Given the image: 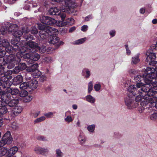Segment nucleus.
Masks as SVG:
<instances>
[{"instance_id": "obj_1", "label": "nucleus", "mask_w": 157, "mask_h": 157, "mask_svg": "<svg viewBox=\"0 0 157 157\" xmlns=\"http://www.w3.org/2000/svg\"><path fill=\"white\" fill-rule=\"evenodd\" d=\"M16 54V55H10L6 58L7 68L10 69L16 64H18L21 61V57L25 59H29V49L24 47L21 48Z\"/></svg>"}, {"instance_id": "obj_2", "label": "nucleus", "mask_w": 157, "mask_h": 157, "mask_svg": "<svg viewBox=\"0 0 157 157\" xmlns=\"http://www.w3.org/2000/svg\"><path fill=\"white\" fill-rule=\"evenodd\" d=\"M134 79L136 82V85H131L128 89V91L130 92L131 94L134 95L137 94L140 90L144 92V87L146 86V84H149L151 82V80L146 78L143 74L142 75H137L134 77Z\"/></svg>"}, {"instance_id": "obj_3", "label": "nucleus", "mask_w": 157, "mask_h": 157, "mask_svg": "<svg viewBox=\"0 0 157 157\" xmlns=\"http://www.w3.org/2000/svg\"><path fill=\"white\" fill-rule=\"evenodd\" d=\"M37 25L38 28L40 30L39 35L41 39L47 41L50 35L54 33V28L41 23L38 24Z\"/></svg>"}, {"instance_id": "obj_4", "label": "nucleus", "mask_w": 157, "mask_h": 157, "mask_svg": "<svg viewBox=\"0 0 157 157\" xmlns=\"http://www.w3.org/2000/svg\"><path fill=\"white\" fill-rule=\"evenodd\" d=\"M10 44L8 40L6 39H0V75L4 72V67L2 65L5 66L7 61L6 62L3 58L6 54V51L4 50L5 47L9 45Z\"/></svg>"}, {"instance_id": "obj_5", "label": "nucleus", "mask_w": 157, "mask_h": 157, "mask_svg": "<svg viewBox=\"0 0 157 157\" xmlns=\"http://www.w3.org/2000/svg\"><path fill=\"white\" fill-rule=\"evenodd\" d=\"M40 49L38 44L30 41V64H32L34 61L38 60L40 58V55L36 52L37 51H40Z\"/></svg>"}, {"instance_id": "obj_6", "label": "nucleus", "mask_w": 157, "mask_h": 157, "mask_svg": "<svg viewBox=\"0 0 157 157\" xmlns=\"http://www.w3.org/2000/svg\"><path fill=\"white\" fill-rule=\"evenodd\" d=\"M157 66L153 67H148L143 73L146 78L149 79H153L157 77Z\"/></svg>"}, {"instance_id": "obj_7", "label": "nucleus", "mask_w": 157, "mask_h": 157, "mask_svg": "<svg viewBox=\"0 0 157 157\" xmlns=\"http://www.w3.org/2000/svg\"><path fill=\"white\" fill-rule=\"evenodd\" d=\"M54 33H52L49 36L47 41L51 44H56L55 47L56 48H58L60 45L63 44L64 42L62 41L59 42V38L56 36L57 33L56 29L54 28Z\"/></svg>"}, {"instance_id": "obj_8", "label": "nucleus", "mask_w": 157, "mask_h": 157, "mask_svg": "<svg viewBox=\"0 0 157 157\" xmlns=\"http://www.w3.org/2000/svg\"><path fill=\"white\" fill-rule=\"evenodd\" d=\"M147 57L146 61L149 63V64L153 66H157V62L155 61L156 58V54L153 52V51L150 50L147 51Z\"/></svg>"}, {"instance_id": "obj_9", "label": "nucleus", "mask_w": 157, "mask_h": 157, "mask_svg": "<svg viewBox=\"0 0 157 157\" xmlns=\"http://www.w3.org/2000/svg\"><path fill=\"white\" fill-rule=\"evenodd\" d=\"M61 15V18L62 21H58L57 25L59 26H64L68 25H72L74 24V20L72 17L68 18L65 19L66 14L64 12L62 13Z\"/></svg>"}, {"instance_id": "obj_10", "label": "nucleus", "mask_w": 157, "mask_h": 157, "mask_svg": "<svg viewBox=\"0 0 157 157\" xmlns=\"http://www.w3.org/2000/svg\"><path fill=\"white\" fill-rule=\"evenodd\" d=\"M151 82L150 83L146 84V86H144L143 89L144 90V92L151 93V95H153L155 93H157V82H153L151 80Z\"/></svg>"}, {"instance_id": "obj_11", "label": "nucleus", "mask_w": 157, "mask_h": 157, "mask_svg": "<svg viewBox=\"0 0 157 157\" xmlns=\"http://www.w3.org/2000/svg\"><path fill=\"white\" fill-rule=\"evenodd\" d=\"M129 94L130 92H128L127 96L124 98V102L128 108L131 109L139 106V104L138 103H134L132 95L130 96Z\"/></svg>"}, {"instance_id": "obj_12", "label": "nucleus", "mask_w": 157, "mask_h": 157, "mask_svg": "<svg viewBox=\"0 0 157 157\" xmlns=\"http://www.w3.org/2000/svg\"><path fill=\"white\" fill-rule=\"evenodd\" d=\"M8 64H5V66L2 65L3 67H5L4 69L6 67H7V65ZM4 70V72L3 73L0 75V76L2 75H3L4 76H2V86L5 88H9L11 85V82L9 80L8 78H7L5 75V70Z\"/></svg>"}, {"instance_id": "obj_13", "label": "nucleus", "mask_w": 157, "mask_h": 157, "mask_svg": "<svg viewBox=\"0 0 157 157\" xmlns=\"http://www.w3.org/2000/svg\"><path fill=\"white\" fill-rule=\"evenodd\" d=\"M41 22L47 25H53L55 24L57 25L58 21L48 16H43L41 19Z\"/></svg>"}, {"instance_id": "obj_14", "label": "nucleus", "mask_w": 157, "mask_h": 157, "mask_svg": "<svg viewBox=\"0 0 157 157\" xmlns=\"http://www.w3.org/2000/svg\"><path fill=\"white\" fill-rule=\"evenodd\" d=\"M130 92V94L129 95H130V96L132 95V96H135L137 94H139L138 95L136 96L135 99V102L134 103H138L139 104V103L140 102L142 99H144L145 98L144 96L145 95V93L144 92L141 91V90H140V92H138L137 94L135 95L131 94L130 92Z\"/></svg>"}, {"instance_id": "obj_15", "label": "nucleus", "mask_w": 157, "mask_h": 157, "mask_svg": "<svg viewBox=\"0 0 157 157\" xmlns=\"http://www.w3.org/2000/svg\"><path fill=\"white\" fill-rule=\"evenodd\" d=\"M0 98L2 102V104L7 105V103L10 100V98L12 97L10 94L8 93H5L1 95L0 94Z\"/></svg>"}, {"instance_id": "obj_16", "label": "nucleus", "mask_w": 157, "mask_h": 157, "mask_svg": "<svg viewBox=\"0 0 157 157\" xmlns=\"http://www.w3.org/2000/svg\"><path fill=\"white\" fill-rule=\"evenodd\" d=\"M49 14L51 15H59L61 17V14L63 12L59 10L57 7H51L48 11Z\"/></svg>"}, {"instance_id": "obj_17", "label": "nucleus", "mask_w": 157, "mask_h": 157, "mask_svg": "<svg viewBox=\"0 0 157 157\" xmlns=\"http://www.w3.org/2000/svg\"><path fill=\"white\" fill-rule=\"evenodd\" d=\"M4 50H5V51L6 52H7L10 53L12 52L13 50H14L15 51L17 52L19 51V50L21 49L20 48L19 46H10V44L9 45L5 47V48H3Z\"/></svg>"}, {"instance_id": "obj_18", "label": "nucleus", "mask_w": 157, "mask_h": 157, "mask_svg": "<svg viewBox=\"0 0 157 157\" xmlns=\"http://www.w3.org/2000/svg\"><path fill=\"white\" fill-rule=\"evenodd\" d=\"M143 100L140 102V105L139 107L138 111L140 113L142 112L145 108H147V107H146L148 104L147 100L145 99Z\"/></svg>"}, {"instance_id": "obj_19", "label": "nucleus", "mask_w": 157, "mask_h": 157, "mask_svg": "<svg viewBox=\"0 0 157 157\" xmlns=\"http://www.w3.org/2000/svg\"><path fill=\"white\" fill-rule=\"evenodd\" d=\"M2 138L7 142V144H10L13 141L12 137L11 136L10 132L9 131L7 132Z\"/></svg>"}, {"instance_id": "obj_20", "label": "nucleus", "mask_w": 157, "mask_h": 157, "mask_svg": "<svg viewBox=\"0 0 157 157\" xmlns=\"http://www.w3.org/2000/svg\"><path fill=\"white\" fill-rule=\"evenodd\" d=\"M18 148L17 146H14L8 150V152L6 155L7 157H10L15 154L18 151Z\"/></svg>"}, {"instance_id": "obj_21", "label": "nucleus", "mask_w": 157, "mask_h": 157, "mask_svg": "<svg viewBox=\"0 0 157 157\" xmlns=\"http://www.w3.org/2000/svg\"><path fill=\"white\" fill-rule=\"evenodd\" d=\"M145 93V95L144 96L145 99L147 100L148 103H153L155 102V100H154V98L151 96V93H149V92H146Z\"/></svg>"}, {"instance_id": "obj_22", "label": "nucleus", "mask_w": 157, "mask_h": 157, "mask_svg": "<svg viewBox=\"0 0 157 157\" xmlns=\"http://www.w3.org/2000/svg\"><path fill=\"white\" fill-rule=\"evenodd\" d=\"M12 34L13 36L18 38L19 40H20V38L21 37L23 33L20 30H14V29L11 31Z\"/></svg>"}, {"instance_id": "obj_23", "label": "nucleus", "mask_w": 157, "mask_h": 157, "mask_svg": "<svg viewBox=\"0 0 157 157\" xmlns=\"http://www.w3.org/2000/svg\"><path fill=\"white\" fill-rule=\"evenodd\" d=\"M32 79L30 77V80ZM38 82L36 79H34L32 80H30V89L32 90L36 89L37 86Z\"/></svg>"}, {"instance_id": "obj_24", "label": "nucleus", "mask_w": 157, "mask_h": 157, "mask_svg": "<svg viewBox=\"0 0 157 157\" xmlns=\"http://www.w3.org/2000/svg\"><path fill=\"white\" fill-rule=\"evenodd\" d=\"M13 80V84L15 85H17L20 84L22 82V77L21 75H18L14 77Z\"/></svg>"}, {"instance_id": "obj_25", "label": "nucleus", "mask_w": 157, "mask_h": 157, "mask_svg": "<svg viewBox=\"0 0 157 157\" xmlns=\"http://www.w3.org/2000/svg\"><path fill=\"white\" fill-rule=\"evenodd\" d=\"M35 151L37 154H43L48 152V151L47 149H44L41 147H36L35 148Z\"/></svg>"}, {"instance_id": "obj_26", "label": "nucleus", "mask_w": 157, "mask_h": 157, "mask_svg": "<svg viewBox=\"0 0 157 157\" xmlns=\"http://www.w3.org/2000/svg\"><path fill=\"white\" fill-rule=\"evenodd\" d=\"M19 101L17 99H13L10 98V100L7 103V105L10 107H13L16 105L18 103Z\"/></svg>"}, {"instance_id": "obj_27", "label": "nucleus", "mask_w": 157, "mask_h": 157, "mask_svg": "<svg viewBox=\"0 0 157 157\" xmlns=\"http://www.w3.org/2000/svg\"><path fill=\"white\" fill-rule=\"evenodd\" d=\"M18 39H13L11 40V43L12 45L13 46H17V45L18 46L20 47V48H21L22 47H24L23 46H22L21 44V42H19L18 41L19 40Z\"/></svg>"}, {"instance_id": "obj_28", "label": "nucleus", "mask_w": 157, "mask_h": 157, "mask_svg": "<svg viewBox=\"0 0 157 157\" xmlns=\"http://www.w3.org/2000/svg\"><path fill=\"white\" fill-rule=\"evenodd\" d=\"M8 92L12 95H16L18 94L19 90L17 88H10L8 89Z\"/></svg>"}, {"instance_id": "obj_29", "label": "nucleus", "mask_w": 157, "mask_h": 157, "mask_svg": "<svg viewBox=\"0 0 157 157\" xmlns=\"http://www.w3.org/2000/svg\"><path fill=\"white\" fill-rule=\"evenodd\" d=\"M30 74H31L33 78H38L40 77L41 75V72L39 71L33 72H30Z\"/></svg>"}, {"instance_id": "obj_30", "label": "nucleus", "mask_w": 157, "mask_h": 157, "mask_svg": "<svg viewBox=\"0 0 157 157\" xmlns=\"http://www.w3.org/2000/svg\"><path fill=\"white\" fill-rule=\"evenodd\" d=\"M38 65L37 63H35L32 65H30V72L38 71Z\"/></svg>"}, {"instance_id": "obj_31", "label": "nucleus", "mask_w": 157, "mask_h": 157, "mask_svg": "<svg viewBox=\"0 0 157 157\" xmlns=\"http://www.w3.org/2000/svg\"><path fill=\"white\" fill-rule=\"evenodd\" d=\"M85 98L87 101L91 103H94L95 101V98L91 95H87L86 96Z\"/></svg>"}, {"instance_id": "obj_32", "label": "nucleus", "mask_w": 157, "mask_h": 157, "mask_svg": "<svg viewBox=\"0 0 157 157\" xmlns=\"http://www.w3.org/2000/svg\"><path fill=\"white\" fill-rule=\"evenodd\" d=\"M29 86V82H25L20 84V88L22 90H25Z\"/></svg>"}, {"instance_id": "obj_33", "label": "nucleus", "mask_w": 157, "mask_h": 157, "mask_svg": "<svg viewBox=\"0 0 157 157\" xmlns=\"http://www.w3.org/2000/svg\"><path fill=\"white\" fill-rule=\"evenodd\" d=\"M140 61L139 56L137 55L133 57L132 58V63L134 64H136Z\"/></svg>"}, {"instance_id": "obj_34", "label": "nucleus", "mask_w": 157, "mask_h": 157, "mask_svg": "<svg viewBox=\"0 0 157 157\" xmlns=\"http://www.w3.org/2000/svg\"><path fill=\"white\" fill-rule=\"evenodd\" d=\"M8 152V149L6 147H2L0 149V157L5 155Z\"/></svg>"}, {"instance_id": "obj_35", "label": "nucleus", "mask_w": 157, "mask_h": 157, "mask_svg": "<svg viewBox=\"0 0 157 157\" xmlns=\"http://www.w3.org/2000/svg\"><path fill=\"white\" fill-rule=\"evenodd\" d=\"M10 127L13 130H15L18 128V124L16 122H13L12 123Z\"/></svg>"}, {"instance_id": "obj_36", "label": "nucleus", "mask_w": 157, "mask_h": 157, "mask_svg": "<svg viewBox=\"0 0 157 157\" xmlns=\"http://www.w3.org/2000/svg\"><path fill=\"white\" fill-rule=\"evenodd\" d=\"M85 37L79 39L75 41V44H81L84 43L86 40Z\"/></svg>"}, {"instance_id": "obj_37", "label": "nucleus", "mask_w": 157, "mask_h": 157, "mask_svg": "<svg viewBox=\"0 0 157 157\" xmlns=\"http://www.w3.org/2000/svg\"><path fill=\"white\" fill-rule=\"evenodd\" d=\"M93 89V85L91 81L90 82L88 83V93L90 94Z\"/></svg>"}, {"instance_id": "obj_38", "label": "nucleus", "mask_w": 157, "mask_h": 157, "mask_svg": "<svg viewBox=\"0 0 157 157\" xmlns=\"http://www.w3.org/2000/svg\"><path fill=\"white\" fill-rule=\"evenodd\" d=\"M30 32L32 34H35L38 33V30L35 27H31V29H30Z\"/></svg>"}, {"instance_id": "obj_39", "label": "nucleus", "mask_w": 157, "mask_h": 157, "mask_svg": "<svg viewBox=\"0 0 157 157\" xmlns=\"http://www.w3.org/2000/svg\"><path fill=\"white\" fill-rule=\"evenodd\" d=\"M7 32V29L6 27H2L0 29V34L4 35Z\"/></svg>"}, {"instance_id": "obj_40", "label": "nucleus", "mask_w": 157, "mask_h": 157, "mask_svg": "<svg viewBox=\"0 0 157 157\" xmlns=\"http://www.w3.org/2000/svg\"><path fill=\"white\" fill-rule=\"evenodd\" d=\"M45 119L46 118L44 116L41 117L36 119L34 121V122L35 123H39L44 121L45 120Z\"/></svg>"}, {"instance_id": "obj_41", "label": "nucleus", "mask_w": 157, "mask_h": 157, "mask_svg": "<svg viewBox=\"0 0 157 157\" xmlns=\"http://www.w3.org/2000/svg\"><path fill=\"white\" fill-rule=\"evenodd\" d=\"M95 126L94 124L89 125L87 127V129L90 132H93L94 130Z\"/></svg>"}, {"instance_id": "obj_42", "label": "nucleus", "mask_w": 157, "mask_h": 157, "mask_svg": "<svg viewBox=\"0 0 157 157\" xmlns=\"http://www.w3.org/2000/svg\"><path fill=\"white\" fill-rule=\"evenodd\" d=\"M29 0L26 1L25 2L24 9L26 10H29Z\"/></svg>"}, {"instance_id": "obj_43", "label": "nucleus", "mask_w": 157, "mask_h": 157, "mask_svg": "<svg viewBox=\"0 0 157 157\" xmlns=\"http://www.w3.org/2000/svg\"><path fill=\"white\" fill-rule=\"evenodd\" d=\"M56 153L57 157H62L63 155V153L59 149L56 150Z\"/></svg>"}, {"instance_id": "obj_44", "label": "nucleus", "mask_w": 157, "mask_h": 157, "mask_svg": "<svg viewBox=\"0 0 157 157\" xmlns=\"http://www.w3.org/2000/svg\"><path fill=\"white\" fill-rule=\"evenodd\" d=\"M150 118L152 120H155L157 119V113H154L150 115Z\"/></svg>"}, {"instance_id": "obj_45", "label": "nucleus", "mask_w": 157, "mask_h": 157, "mask_svg": "<svg viewBox=\"0 0 157 157\" xmlns=\"http://www.w3.org/2000/svg\"><path fill=\"white\" fill-rule=\"evenodd\" d=\"M28 94V92L25 90H23L20 94V96L21 97H25L27 96Z\"/></svg>"}, {"instance_id": "obj_46", "label": "nucleus", "mask_w": 157, "mask_h": 157, "mask_svg": "<svg viewBox=\"0 0 157 157\" xmlns=\"http://www.w3.org/2000/svg\"><path fill=\"white\" fill-rule=\"evenodd\" d=\"M12 115L13 117H15L20 113V111L17 112L16 109H13L11 111Z\"/></svg>"}, {"instance_id": "obj_47", "label": "nucleus", "mask_w": 157, "mask_h": 157, "mask_svg": "<svg viewBox=\"0 0 157 157\" xmlns=\"http://www.w3.org/2000/svg\"><path fill=\"white\" fill-rule=\"evenodd\" d=\"M101 86L100 84H95L94 88L96 91H99L101 89Z\"/></svg>"}, {"instance_id": "obj_48", "label": "nucleus", "mask_w": 157, "mask_h": 157, "mask_svg": "<svg viewBox=\"0 0 157 157\" xmlns=\"http://www.w3.org/2000/svg\"><path fill=\"white\" fill-rule=\"evenodd\" d=\"M65 121L70 123L73 121V119L72 117L69 115L67 116L66 118H65Z\"/></svg>"}, {"instance_id": "obj_49", "label": "nucleus", "mask_w": 157, "mask_h": 157, "mask_svg": "<svg viewBox=\"0 0 157 157\" xmlns=\"http://www.w3.org/2000/svg\"><path fill=\"white\" fill-rule=\"evenodd\" d=\"M21 70L25 69L26 67V64L25 63H21L18 65Z\"/></svg>"}, {"instance_id": "obj_50", "label": "nucleus", "mask_w": 157, "mask_h": 157, "mask_svg": "<svg viewBox=\"0 0 157 157\" xmlns=\"http://www.w3.org/2000/svg\"><path fill=\"white\" fill-rule=\"evenodd\" d=\"M6 144H7V143L6 140H3L2 138L1 141H0V147H3Z\"/></svg>"}, {"instance_id": "obj_51", "label": "nucleus", "mask_w": 157, "mask_h": 157, "mask_svg": "<svg viewBox=\"0 0 157 157\" xmlns=\"http://www.w3.org/2000/svg\"><path fill=\"white\" fill-rule=\"evenodd\" d=\"M86 72V78H89V76L90 75V72L89 71L88 69H84L82 71V72Z\"/></svg>"}, {"instance_id": "obj_52", "label": "nucleus", "mask_w": 157, "mask_h": 157, "mask_svg": "<svg viewBox=\"0 0 157 157\" xmlns=\"http://www.w3.org/2000/svg\"><path fill=\"white\" fill-rule=\"evenodd\" d=\"M53 113L51 112H48L44 114V115L48 118L51 117L53 114Z\"/></svg>"}, {"instance_id": "obj_53", "label": "nucleus", "mask_w": 157, "mask_h": 157, "mask_svg": "<svg viewBox=\"0 0 157 157\" xmlns=\"http://www.w3.org/2000/svg\"><path fill=\"white\" fill-rule=\"evenodd\" d=\"M13 70L14 72L16 73H17L19 72H20V71H21L19 66L15 67V68L13 69Z\"/></svg>"}, {"instance_id": "obj_54", "label": "nucleus", "mask_w": 157, "mask_h": 157, "mask_svg": "<svg viewBox=\"0 0 157 157\" xmlns=\"http://www.w3.org/2000/svg\"><path fill=\"white\" fill-rule=\"evenodd\" d=\"M125 47L126 50L127 54L128 55H129L131 53V51L129 49L128 45V44H125Z\"/></svg>"}, {"instance_id": "obj_55", "label": "nucleus", "mask_w": 157, "mask_h": 157, "mask_svg": "<svg viewBox=\"0 0 157 157\" xmlns=\"http://www.w3.org/2000/svg\"><path fill=\"white\" fill-rule=\"evenodd\" d=\"M88 26L87 25H83L81 27V30L84 32H86L87 30Z\"/></svg>"}, {"instance_id": "obj_56", "label": "nucleus", "mask_w": 157, "mask_h": 157, "mask_svg": "<svg viewBox=\"0 0 157 157\" xmlns=\"http://www.w3.org/2000/svg\"><path fill=\"white\" fill-rule=\"evenodd\" d=\"M22 33H27L29 31L28 29L26 27H23L22 28Z\"/></svg>"}, {"instance_id": "obj_57", "label": "nucleus", "mask_w": 157, "mask_h": 157, "mask_svg": "<svg viewBox=\"0 0 157 157\" xmlns=\"http://www.w3.org/2000/svg\"><path fill=\"white\" fill-rule=\"evenodd\" d=\"M46 77L45 75H43L42 76L40 77L39 80L41 82H43L46 79Z\"/></svg>"}, {"instance_id": "obj_58", "label": "nucleus", "mask_w": 157, "mask_h": 157, "mask_svg": "<svg viewBox=\"0 0 157 157\" xmlns=\"http://www.w3.org/2000/svg\"><path fill=\"white\" fill-rule=\"evenodd\" d=\"M92 18V15H89L87 16L85 18V20L86 21H88L90 20V19Z\"/></svg>"}, {"instance_id": "obj_59", "label": "nucleus", "mask_w": 157, "mask_h": 157, "mask_svg": "<svg viewBox=\"0 0 157 157\" xmlns=\"http://www.w3.org/2000/svg\"><path fill=\"white\" fill-rule=\"evenodd\" d=\"M16 109L17 112L20 111V113L21 112L22 110V108L21 106H17L15 107V108L13 109Z\"/></svg>"}, {"instance_id": "obj_60", "label": "nucleus", "mask_w": 157, "mask_h": 157, "mask_svg": "<svg viewBox=\"0 0 157 157\" xmlns=\"http://www.w3.org/2000/svg\"><path fill=\"white\" fill-rule=\"evenodd\" d=\"M110 35L112 36H114L115 34V31L114 30H112L109 33Z\"/></svg>"}, {"instance_id": "obj_61", "label": "nucleus", "mask_w": 157, "mask_h": 157, "mask_svg": "<svg viewBox=\"0 0 157 157\" xmlns=\"http://www.w3.org/2000/svg\"><path fill=\"white\" fill-rule=\"evenodd\" d=\"M76 29V27L75 26H73L69 30V33H72Z\"/></svg>"}, {"instance_id": "obj_62", "label": "nucleus", "mask_w": 157, "mask_h": 157, "mask_svg": "<svg viewBox=\"0 0 157 157\" xmlns=\"http://www.w3.org/2000/svg\"><path fill=\"white\" fill-rule=\"evenodd\" d=\"M37 140H45L44 137L42 136H39L37 137Z\"/></svg>"}, {"instance_id": "obj_63", "label": "nucleus", "mask_w": 157, "mask_h": 157, "mask_svg": "<svg viewBox=\"0 0 157 157\" xmlns=\"http://www.w3.org/2000/svg\"><path fill=\"white\" fill-rule=\"evenodd\" d=\"M140 13H144L145 12V9L144 8H141L140 10Z\"/></svg>"}, {"instance_id": "obj_64", "label": "nucleus", "mask_w": 157, "mask_h": 157, "mask_svg": "<svg viewBox=\"0 0 157 157\" xmlns=\"http://www.w3.org/2000/svg\"><path fill=\"white\" fill-rule=\"evenodd\" d=\"M40 112L38 111L35 114H33V116L34 117H37L40 114Z\"/></svg>"}]
</instances>
